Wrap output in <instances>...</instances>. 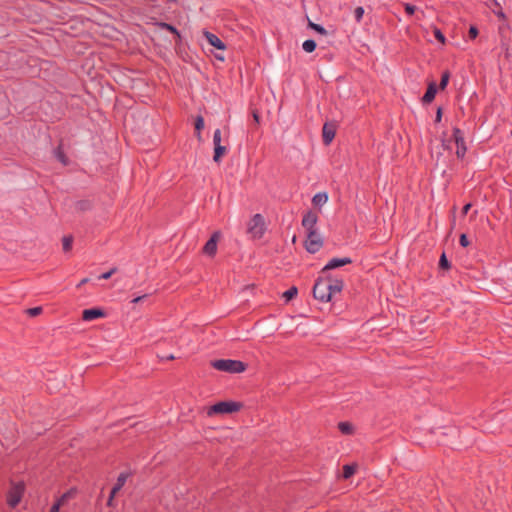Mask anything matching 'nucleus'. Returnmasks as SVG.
I'll list each match as a JSON object with an SVG mask.
<instances>
[{
	"label": "nucleus",
	"mask_w": 512,
	"mask_h": 512,
	"mask_svg": "<svg viewBox=\"0 0 512 512\" xmlns=\"http://www.w3.org/2000/svg\"><path fill=\"white\" fill-rule=\"evenodd\" d=\"M210 365L218 370L229 373H241L246 370L247 365L240 360L216 359L210 362Z\"/></svg>",
	"instance_id": "1"
},
{
	"label": "nucleus",
	"mask_w": 512,
	"mask_h": 512,
	"mask_svg": "<svg viewBox=\"0 0 512 512\" xmlns=\"http://www.w3.org/2000/svg\"><path fill=\"white\" fill-rule=\"evenodd\" d=\"M243 407L241 402L236 401H220L213 404L207 414L209 416L217 415V414H232L234 412L239 411Z\"/></svg>",
	"instance_id": "2"
},
{
	"label": "nucleus",
	"mask_w": 512,
	"mask_h": 512,
	"mask_svg": "<svg viewBox=\"0 0 512 512\" xmlns=\"http://www.w3.org/2000/svg\"><path fill=\"white\" fill-rule=\"evenodd\" d=\"M266 231V224L264 217L257 213L255 214L249 221L247 226V233L253 238V239H260L263 237L264 233Z\"/></svg>",
	"instance_id": "3"
},
{
	"label": "nucleus",
	"mask_w": 512,
	"mask_h": 512,
	"mask_svg": "<svg viewBox=\"0 0 512 512\" xmlns=\"http://www.w3.org/2000/svg\"><path fill=\"white\" fill-rule=\"evenodd\" d=\"M25 491V484L24 482H11V487L7 492V504L11 508H15L20 502L23 497Z\"/></svg>",
	"instance_id": "4"
},
{
	"label": "nucleus",
	"mask_w": 512,
	"mask_h": 512,
	"mask_svg": "<svg viewBox=\"0 0 512 512\" xmlns=\"http://www.w3.org/2000/svg\"><path fill=\"white\" fill-rule=\"evenodd\" d=\"M314 297L322 302H329L332 298L329 293L328 283L325 279L317 281L313 288Z\"/></svg>",
	"instance_id": "5"
},
{
	"label": "nucleus",
	"mask_w": 512,
	"mask_h": 512,
	"mask_svg": "<svg viewBox=\"0 0 512 512\" xmlns=\"http://www.w3.org/2000/svg\"><path fill=\"white\" fill-rule=\"evenodd\" d=\"M306 249L310 253L317 252L322 247V238L317 231L307 232V240L305 242Z\"/></svg>",
	"instance_id": "6"
},
{
	"label": "nucleus",
	"mask_w": 512,
	"mask_h": 512,
	"mask_svg": "<svg viewBox=\"0 0 512 512\" xmlns=\"http://www.w3.org/2000/svg\"><path fill=\"white\" fill-rule=\"evenodd\" d=\"M220 237H221L220 231H215L211 235L209 240L205 243V245L202 249V252L209 257H214L217 252V243H218Z\"/></svg>",
	"instance_id": "7"
},
{
	"label": "nucleus",
	"mask_w": 512,
	"mask_h": 512,
	"mask_svg": "<svg viewBox=\"0 0 512 512\" xmlns=\"http://www.w3.org/2000/svg\"><path fill=\"white\" fill-rule=\"evenodd\" d=\"M352 260L349 257H343V258H332L328 261V263L323 267L321 273L325 274L330 270L340 268L342 266L351 264Z\"/></svg>",
	"instance_id": "8"
},
{
	"label": "nucleus",
	"mask_w": 512,
	"mask_h": 512,
	"mask_svg": "<svg viewBox=\"0 0 512 512\" xmlns=\"http://www.w3.org/2000/svg\"><path fill=\"white\" fill-rule=\"evenodd\" d=\"M453 139H454V143L456 145L457 157L458 158L464 157L465 152H466V147L464 144V138H463L462 132L458 128H455L453 131Z\"/></svg>",
	"instance_id": "9"
},
{
	"label": "nucleus",
	"mask_w": 512,
	"mask_h": 512,
	"mask_svg": "<svg viewBox=\"0 0 512 512\" xmlns=\"http://www.w3.org/2000/svg\"><path fill=\"white\" fill-rule=\"evenodd\" d=\"M106 316V312L104 309L100 307H93L89 309H84L82 311V319L84 321H92L98 318H103Z\"/></svg>",
	"instance_id": "10"
},
{
	"label": "nucleus",
	"mask_w": 512,
	"mask_h": 512,
	"mask_svg": "<svg viewBox=\"0 0 512 512\" xmlns=\"http://www.w3.org/2000/svg\"><path fill=\"white\" fill-rule=\"evenodd\" d=\"M203 36L205 37L207 42L211 46L215 47L216 49L222 50V51L226 49L225 43L217 35H215L214 33L209 32L207 30H204L203 31Z\"/></svg>",
	"instance_id": "11"
},
{
	"label": "nucleus",
	"mask_w": 512,
	"mask_h": 512,
	"mask_svg": "<svg viewBox=\"0 0 512 512\" xmlns=\"http://www.w3.org/2000/svg\"><path fill=\"white\" fill-rule=\"evenodd\" d=\"M336 133V125L332 122H327L324 124L322 129L323 141L325 144H329L335 137Z\"/></svg>",
	"instance_id": "12"
},
{
	"label": "nucleus",
	"mask_w": 512,
	"mask_h": 512,
	"mask_svg": "<svg viewBox=\"0 0 512 512\" xmlns=\"http://www.w3.org/2000/svg\"><path fill=\"white\" fill-rule=\"evenodd\" d=\"M317 222V215L313 212H308L302 220V225L305 228L306 232H312L315 230V225Z\"/></svg>",
	"instance_id": "13"
},
{
	"label": "nucleus",
	"mask_w": 512,
	"mask_h": 512,
	"mask_svg": "<svg viewBox=\"0 0 512 512\" xmlns=\"http://www.w3.org/2000/svg\"><path fill=\"white\" fill-rule=\"evenodd\" d=\"M325 281L326 283H328L331 298L333 297L334 294L341 292V290L343 289V281L340 279L328 277L327 279H325Z\"/></svg>",
	"instance_id": "14"
},
{
	"label": "nucleus",
	"mask_w": 512,
	"mask_h": 512,
	"mask_svg": "<svg viewBox=\"0 0 512 512\" xmlns=\"http://www.w3.org/2000/svg\"><path fill=\"white\" fill-rule=\"evenodd\" d=\"M435 94H436V85H435V83H430L426 93L424 94V96L422 98V101L424 103H430L435 98Z\"/></svg>",
	"instance_id": "15"
},
{
	"label": "nucleus",
	"mask_w": 512,
	"mask_h": 512,
	"mask_svg": "<svg viewBox=\"0 0 512 512\" xmlns=\"http://www.w3.org/2000/svg\"><path fill=\"white\" fill-rule=\"evenodd\" d=\"M226 153H227V148L225 146L220 145V146L214 147V155H213L214 162L219 164L222 161V158L225 156Z\"/></svg>",
	"instance_id": "16"
},
{
	"label": "nucleus",
	"mask_w": 512,
	"mask_h": 512,
	"mask_svg": "<svg viewBox=\"0 0 512 512\" xmlns=\"http://www.w3.org/2000/svg\"><path fill=\"white\" fill-rule=\"evenodd\" d=\"M204 126V118L201 115H197L194 121V127L199 141H201V131L204 129Z\"/></svg>",
	"instance_id": "17"
},
{
	"label": "nucleus",
	"mask_w": 512,
	"mask_h": 512,
	"mask_svg": "<svg viewBox=\"0 0 512 512\" xmlns=\"http://www.w3.org/2000/svg\"><path fill=\"white\" fill-rule=\"evenodd\" d=\"M54 155L56 157V159L61 162L63 165H67L69 160H68V157L66 156L63 148H62V145H59L55 150H54Z\"/></svg>",
	"instance_id": "18"
},
{
	"label": "nucleus",
	"mask_w": 512,
	"mask_h": 512,
	"mask_svg": "<svg viewBox=\"0 0 512 512\" xmlns=\"http://www.w3.org/2000/svg\"><path fill=\"white\" fill-rule=\"evenodd\" d=\"M328 201V195L326 193H317L314 195L312 199V203L314 206H323Z\"/></svg>",
	"instance_id": "19"
},
{
	"label": "nucleus",
	"mask_w": 512,
	"mask_h": 512,
	"mask_svg": "<svg viewBox=\"0 0 512 512\" xmlns=\"http://www.w3.org/2000/svg\"><path fill=\"white\" fill-rule=\"evenodd\" d=\"M489 8L492 10L494 14H496L498 17L504 19L505 15L499 5V3L496 0H492L491 4H488Z\"/></svg>",
	"instance_id": "20"
},
{
	"label": "nucleus",
	"mask_w": 512,
	"mask_h": 512,
	"mask_svg": "<svg viewBox=\"0 0 512 512\" xmlns=\"http://www.w3.org/2000/svg\"><path fill=\"white\" fill-rule=\"evenodd\" d=\"M356 469H357L356 464L344 465L343 466V478L344 479L350 478L355 473Z\"/></svg>",
	"instance_id": "21"
},
{
	"label": "nucleus",
	"mask_w": 512,
	"mask_h": 512,
	"mask_svg": "<svg viewBox=\"0 0 512 512\" xmlns=\"http://www.w3.org/2000/svg\"><path fill=\"white\" fill-rule=\"evenodd\" d=\"M75 206L78 211H87L91 209L92 203L89 200H80L76 202Z\"/></svg>",
	"instance_id": "22"
},
{
	"label": "nucleus",
	"mask_w": 512,
	"mask_h": 512,
	"mask_svg": "<svg viewBox=\"0 0 512 512\" xmlns=\"http://www.w3.org/2000/svg\"><path fill=\"white\" fill-rule=\"evenodd\" d=\"M73 237L71 235L64 236L62 239V247L64 252H68L72 249Z\"/></svg>",
	"instance_id": "23"
},
{
	"label": "nucleus",
	"mask_w": 512,
	"mask_h": 512,
	"mask_svg": "<svg viewBox=\"0 0 512 512\" xmlns=\"http://www.w3.org/2000/svg\"><path fill=\"white\" fill-rule=\"evenodd\" d=\"M338 428H339V430H340L343 434H347V435H349V434H352V432H353V426H352V424H351V423H349V422H340V423L338 424Z\"/></svg>",
	"instance_id": "24"
},
{
	"label": "nucleus",
	"mask_w": 512,
	"mask_h": 512,
	"mask_svg": "<svg viewBox=\"0 0 512 512\" xmlns=\"http://www.w3.org/2000/svg\"><path fill=\"white\" fill-rule=\"evenodd\" d=\"M157 26H158L160 29H162V30H166V31H168V32H170V33H172V34L177 33V28H176L174 25L170 24V23H167V22H158V23H157Z\"/></svg>",
	"instance_id": "25"
},
{
	"label": "nucleus",
	"mask_w": 512,
	"mask_h": 512,
	"mask_svg": "<svg viewBox=\"0 0 512 512\" xmlns=\"http://www.w3.org/2000/svg\"><path fill=\"white\" fill-rule=\"evenodd\" d=\"M128 477H129V473H126V472L120 473L119 476L117 477V481L114 486L122 489V487L125 485Z\"/></svg>",
	"instance_id": "26"
},
{
	"label": "nucleus",
	"mask_w": 512,
	"mask_h": 512,
	"mask_svg": "<svg viewBox=\"0 0 512 512\" xmlns=\"http://www.w3.org/2000/svg\"><path fill=\"white\" fill-rule=\"evenodd\" d=\"M302 48L305 52L311 53L316 48V42L314 40H306L303 42Z\"/></svg>",
	"instance_id": "27"
},
{
	"label": "nucleus",
	"mask_w": 512,
	"mask_h": 512,
	"mask_svg": "<svg viewBox=\"0 0 512 512\" xmlns=\"http://www.w3.org/2000/svg\"><path fill=\"white\" fill-rule=\"evenodd\" d=\"M25 313L30 317H36L42 313V307H32L25 310Z\"/></svg>",
	"instance_id": "28"
},
{
	"label": "nucleus",
	"mask_w": 512,
	"mask_h": 512,
	"mask_svg": "<svg viewBox=\"0 0 512 512\" xmlns=\"http://www.w3.org/2000/svg\"><path fill=\"white\" fill-rule=\"evenodd\" d=\"M121 489L116 487V486H113L112 489H111V492H110V495H109V498L107 500V506L109 507H113L114 504H113V500H114V497L115 495L120 491Z\"/></svg>",
	"instance_id": "29"
},
{
	"label": "nucleus",
	"mask_w": 512,
	"mask_h": 512,
	"mask_svg": "<svg viewBox=\"0 0 512 512\" xmlns=\"http://www.w3.org/2000/svg\"><path fill=\"white\" fill-rule=\"evenodd\" d=\"M308 26L310 28H312L313 30H315L316 32H318L319 34H321V35H326L327 34V31L321 25H318V24H315V23L309 21Z\"/></svg>",
	"instance_id": "30"
},
{
	"label": "nucleus",
	"mask_w": 512,
	"mask_h": 512,
	"mask_svg": "<svg viewBox=\"0 0 512 512\" xmlns=\"http://www.w3.org/2000/svg\"><path fill=\"white\" fill-rule=\"evenodd\" d=\"M213 145L214 147L221 145V130L216 129L213 134Z\"/></svg>",
	"instance_id": "31"
},
{
	"label": "nucleus",
	"mask_w": 512,
	"mask_h": 512,
	"mask_svg": "<svg viewBox=\"0 0 512 512\" xmlns=\"http://www.w3.org/2000/svg\"><path fill=\"white\" fill-rule=\"evenodd\" d=\"M449 78H450L449 72L446 71L442 74V78H441L440 85H439L440 89L446 88V86L449 82Z\"/></svg>",
	"instance_id": "32"
},
{
	"label": "nucleus",
	"mask_w": 512,
	"mask_h": 512,
	"mask_svg": "<svg viewBox=\"0 0 512 512\" xmlns=\"http://www.w3.org/2000/svg\"><path fill=\"white\" fill-rule=\"evenodd\" d=\"M117 271L116 267L111 268L109 271L102 273L98 278L107 280Z\"/></svg>",
	"instance_id": "33"
},
{
	"label": "nucleus",
	"mask_w": 512,
	"mask_h": 512,
	"mask_svg": "<svg viewBox=\"0 0 512 512\" xmlns=\"http://www.w3.org/2000/svg\"><path fill=\"white\" fill-rule=\"evenodd\" d=\"M363 15H364V9L362 7H357L354 10V16H355V19H356L357 22L361 21Z\"/></svg>",
	"instance_id": "34"
},
{
	"label": "nucleus",
	"mask_w": 512,
	"mask_h": 512,
	"mask_svg": "<svg viewBox=\"0 0 512 512\" xmlns=\"http://www.w3.org/2000/svg\"><path fill=\"white\" fill-rule=\"evenodd\" d=\"M434 35H435V38L438 41H440L442 44L445 43V37L439 29H437V28L434 29Z\"/></svg>",
	"instance_id": "35"
},
{
	"label": "nucleus",
	"mask_w": 512,
	"mask_h": 512,
	"mask_svg": "<svg viewBox=\"0 0 512 512\" xmlns=\"http://www.w3.org/2000/svg\"><path fill=\"white\" fill-rule=\"evenodd\" d=\"M439 266L443 269H447L449 267V263H448V260L445 256V254H442L440 261H439Z\"/></svg>",
	"instance_id": "36"
},
{
	"label": "nucleus",
	"mask_w": 512,
	"mask_h": 512,
	"mask_svg": "<svg viewBox=\"0 0 512 512\" xmlns=\"http://www.w3.org/2000/svg\"><path fill=\"white\" fill-rule=\"evenodd\" d=\"M70 496V493L67 492V493H64L60 498H58L55 503H59L60 504V507L67 501V499L69 498Z\"/></svg>",
	"instance_id": "37"
},
{
	"label": "nucleus",
	"mask_w": 512,
	"mask_h": 512,
	"mask_svg": "<svg viewBox=\"0 0 512 512\" xmlns=\"http://www.w3.org/2000/svg\"><path fill=\"white\" fill-rule=\"evenodd\" d=\"M252 117L255 125H258L260 123V114L257 110H252Z\"/></svg>",
	"instance_id": "38"
},
{
	"label": "nucleus",
	"mask_w": 512,
	"mask_h": 512,
	"mask_svg": "<svg viewBox=\"0 0 512 512\" xmlns=\"http://www.w3.org/2000/svg\"><path fill=\"white\" fill-rule=\"evenodd\" d=\"M173 35L175 36V44H176V46H180L181 43H182V36H181L179 30L177 29V33H174Z\"/></svg>",
	"instance_id": "39"
},
{
	"label": "nucleus",
	"mask_w": 512,
	"mask_h": 512,
	"mask_svg": "<svg viewBox=\"0 0 512 512\" xmlns=\"http://www.w3.org/2000/svg\"><path fill=\"white\" fill-rule=\"evenodd\" d=\"M173 35L175 36V44H176V46H180L181 43H182V36H181L179 30L177 29V33H174Z\"/></svg>",
	"instance_id": "40"
},
{
	"label": "nucleus",
	"mask_w": 512,
	"mask_h": 512,
	"mask_svg": "<svg viewBox=\"0 0 512 512\" xmlns=\"http://www.w3.org/2000/svg\"><path fill=\"white\" fill-rule=\"evenodd\" d=\"M478 35V30L475 26H471L470 29H469V36L470 38L474 39L476 38Z\"/></svg>",
	"instance_id": "41"
},
{
	"label": "nucleus",
	"mask_w": 512,
	"mask_h": 512,
	"mask_svg": "<svg viewBox=\"0 0 512 512\" xmlns=\"http://www.w3.org/2000/svg\"><path fill=\"white\" fill-rule=\"evenodd\" d=\"M460 244H461V246H463V247H467V246L469 245L468 238H467V236H466L465 234H462V235L460 236Z\"/></svg>",
	"instance_id": "42"
},
{
	"label": "nucleus",
	"mask_w": 512,
	"mask_h": 512,
	"mask_svg": "<svg viewBox=\"0 0 512 512\" xmlns=\"http://www.w3.org/2000/svg\"><path fill=\"white\" fill-rule=\"evenodd\" d=\"M416 10V7L411 5V4H405V11L409 14V15H412Z\"/></svg>",
	"instance_id": "43"
},
{
	"label": "nucleus",
	"mask_w": 512,
	"mask_h": 512,
	"mask_svg": "<svg viewBox=\"0 0 512 512\" xmlns=\"http://www.w3.org/2000/svg\"><path fill=\"white\" fill-rule=\"evenodd\" d=\"M59 510H60V504L59 503H54L51 506L49 512H59Z\"/></svg>",
	"instance_id": "44"
},
{
	"label": "nucleus",
	"mask_w": 512,
	"mask_h": 512,
	"mask_svg": "<svg viewBox=\"0 0 512 512\" xmlns=\"http://www.w3.org/2000/svg\"><path fill=\"white\" fill-rule=\"evenodd\" d=\"M146 297H148V294H145V295H142V296H138V297H136V298H134V299L132 300V303H135V304H136V303H139V302H141V301H142L144 298H146Z\"/></svg>",
	"instance_id": "45"
},
{
	"label": "nucleus",
	"mask_w": 512,
	"mask_h": 512,
	"mask_svg": "<svg viewBox=\"0 0 512 512\" xmlns=\"http://www.w3.org/2000/svg\"><path fill=\"white\" fill-rule=\"evenodd\" d=\"M297 288L294 287V286H290V299H292L293 297H295L297 295Z\"/></svg>",
	"instance_id": "46"
},
{
	"label": "nucleus",
	"mask_w": 512,
	"mask_h": 512,
	"mask_svg": "<svg viewBox=\"0 0 512 512\" xmlns=\"http://www.w3.org/2000/svg\"><path fill=\"white\" fill-rule=\"evenodd\" d=\"M176 357L173 354L160 356L161 360H174Z\"/></svg>",
	"instance_id": "47"
},
{
	"label": "nucleus",
	"mask_w": 512,
	"mask_h": 512,
	"mask_svg": "<svg viewBox=\"0 0 512 512\" xmlns=\"http://www.w3.org/2000/svg\"><path fill=\"white\" fill-rule=\"evenodd\" d=\"M288 296H289L288 290H286L282 293V298L285 303H288Z\"/></svg>",
	"instance_id": "48"
},
{
	"label": "nucleus",
	"mask_w": 512,
	"mask_h": 512,
	"mask_svg": "<svg viewBox=\"0 0 512 512\" xmlns=\"http://www.w3.org/2000/svg\"><path fill=\"white\" fill-rule=\"evenodd\" d=\"M441 117H442V113H441V109L439 108L437 111V114H436V122L441 121Z\"/></svg>",
	"instance_id": "49"
},
{
	"label": "nucleus",
	"mask_w": 512,
	"mask_h": 512,
	"mask_svg": "<svg viewBox=\"0 0 512 512\" xmlns=\"http://www.w3.org/2000/svg\"><path fill=\"white\" fill-rule=\"evenodd\" d=\"M89 282V278H83L80 283L77 285V287H81L82 285Z\"/></svg>",
	"instance_id": "50"
},
{
	"label": "nucleus",
	"mask_w": 512,
	"mask_h": 512,
	"mask_svg": "<svg viewBox=\"0 0 512 512\" xmlns=\"http://www.w3.org/2000/svg\"><path fill=\"white\" fill-rule=\"evenodd\" d=\"M470 208H471V204H469V203H468V204H466V205L463 207V214H466V213L469 211V209H470Z\"/></svg>",
	"instance_id": "51"
},
{
	"label": "nucleus",
	"mask_w": 512,
	"mask_h": 512,
	"mask_svg": "<svg viewBox=\"0 0 512 512\" xmlns=\"http://www.w3.org/2000/svg\"><path fill=\"white\" fill-rule=\"evenodd\" d=\"M215 57H216V59H218V60H221V61H223V60H224V56H222L221 54H215Z\"/></svg>",
	"instance_id": "52"
}]
</instances>
